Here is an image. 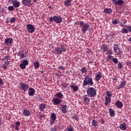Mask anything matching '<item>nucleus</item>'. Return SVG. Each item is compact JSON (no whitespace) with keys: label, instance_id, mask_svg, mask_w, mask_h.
Returning a JSON list of instances; mask_svg holds the SVG:
<instances>
[{"label":"nucleus","instance_id":"obj_38","mask_svg":"<svg viewBox=\"0 0 131 131\" xmlns=\"http://www.w3.org/2000/svg\"><path fill=\"white\" fill-rule=\"evenodd\" d=\"M80 71L82 74H83V73H86L88 72V70H86V68L83 67L81 69Z\"/></svg>","mask_w":131,"mask_h":131},{"label":"nucleus","instance_id":"obj_19","mask_svg":"<svg viewBox=\"0 0 131 131\" xmlns=\"http://www.w3.org/2000/svg\"><path fill=\"white\" fill-rule=\"evenodd\" d=\"M17 56L18 57H20V58H25L26 57V55L24 54V50H21L17 52Z\"/></svg>","mask_w":131,"mask_h":131},{"label":"nucleus","instance_id":"obj_41","mask_svg":"<svg viewBox=\"0 0 131 131\" xmlns=\"http://www.w3.org/2000/svg\"><path fill=\"white\" fill-rule=\"evenodd\" d=\"M19 67L21 68V69H25V68H26V66L23 63L20 64Z\"/></svg>","mask_w":131,"mask_h":131},{"label":"nucleus","instance_id":"obj_15","mask_svg":"<svg viewBox=\"0 0 131 131\" xmlns=\"http://www.w3.org/2000/svg\"><path fill=\"white\" fill-rule=\"evenodd\" d=\"M126 85V81H121V83L117 86V90H120L121 89H124Z\"/></svg>","mask_w":131,"mask_h":131},{"label":"nucleus","instance_id":"obj_7","mask_svg":"<svg viewBox=\"0 0 131 131\" xmlns=\"http://www.w3.org/2000/svg\"><path fill=\"white\" fill-rule=\"evenodd\" d=\"M52 102H53L54 106H58L59 104H61L62 100L60 98H54L52 99Z\"/></svg>","mask_w":131,"mask_h":131},{"label":"nucleus","instance_id":"obj_25","mask_svg":"<svg viewBox=\"0 0 131 131\" xmlns=\"http://www.w3.org/2000/svg\"><path fill=\"white\" fill-rule=\"evenodd\" d=\"M104 12L105 14H111L112 13V9L111 8H105Z\"/></svg>","mask_w":131,"mask_h":131},{"label":"nucleus","instance_id":"obj_62","mask_svg":"<svg viewBox=\"0 0 131 131\" xmlns=\"http://www.w3.org/2000/svg\"><path fill=\"white\" fill-rule=\"evenodd\" d=\"M33 1H34L35 3H36V2H37V0H33Z\"/></svg>","mask_w":131,"mask_h":131},{"label":"nucleus","instance_id":"obj_31","mask_svg":"<svg viewBox=\"0 0 131 131\" xmlns=\"http://www.w3.org/2000/svg\"><path fill=\"white\" fill-rule=\"evenodd\" d=\"M109 112L111 116H115V112L112 108H109Z\"/></svg>","mask_w":131,"mask_h":131},{"label":"nucleus","instance_id":"obj_32","mask_svg":"<svg viewBox=\"0 0 131 131\" xmlns=\"http://www.w3.org/2000/svg\"><path fill=\"white\" fill-rule=\"evenodd\" d=\"M72 0H67V1L64 2V6L66 7H69L71 5V1Z\"/></svg>","mask_w":131,"mask_h":131},{"label":"nucleus","instance_id":"obj_61","mask_svg":"<svg viewBox=\"0 0 131 131\" xmlns=\"http://www.w3.org/2000/svg\"><path fill=\"white\" fill-rule=\"evenodd\" d=\"M87 53H88V54H91V51L88 50V51H87Z\"/></svg>","mask_w":131,"mask_h":131},{"label":"nucleus","instance_id":"obj_35","mask_svg":"<svg viewBox=\"0 0 131 131\" xmlns=\"http://www.w3.org/2000/svg\"><path fill=\"white\" fill-rule=\"evenodd\" d=\"M128 31H129L128 29L122 28L121 32V33L127 34V33H128Z\"/></svg>","mask_w":131,"mask_h":131},{"label":"nucleus","instance_id":"obj_13","mask_svg":"<svg viewBox=\"0 0 131 131\" xmlns=\"http://www.w3.org/2000/svg\"><path fill=\"white\" fill-rule=\"evenodd\" d=\"M113 3L115 6H122L124 4V1L123 0H113Z\"/></svg>","mask_w":131,"mask_h":131},{"label":"nucleus","instance_id":"obj_10","mask_svg":"<svg viewBox=\"0 0 131 131\" xmlns=\"http://www.w3.org/2000/svg\"><path fill=\"white\" fill-rule=\"evenodd\" d=\"M114 51L117 55H121V51H120V49L118 47V45L115 44L114 46Z\"/></svg>","mask_w":131,"mask_h":131},{"label":"nucleus","instance_id":"obj_47","mask_svg":"<svg viewBox=\"0 0 131 131\" xmlns=\"http://www.w3.org/2000/svg\"><path fill=\"white\" fill-rule=\"evenodd\" d=\"M4 85V81H3V79L0 78V88H2Z\"/></svg>","mask_w":131,"mask_h":131},{"label":"nucleus","instance_id":"obj_6","mask_svg":"<svg viewBox=\"0 0 131 131\" xmlns=\"http://www.w3.org/2000/svg\"><path fill=\"white\" fill-rule=\"evenodd\" d=\"M29 89V85L25 83H20V89L24 92H27Z\"/></svg>","mask_w":131,"mask_h":131},{"label":"nucleus","instance_id":"obj_63","mask_svg":"<svg viewBox=\"0 0 131 131\" xmlns=\"http://www.w3.org/2000/svg\"><path fill=\"white\" fill-rule=\"evenodd\" d=\"M26 54H27V52H25V54L26 55Z\"/></svg>","mask_w":131,"mask_h":131},{"label":"nucleus","instance_id":"obj_48","mask_svg":"<svg viewBox=\"0 0 131 131\" xmlns=\"http://www.w3.org/2000/svg\"><path fill=\"white\" fill-rule=\"evenodd\" d=\"M118 68L119 69H122V64H121V62H119L118 64Z\"/></svg>","mask_w":131,"mask_h":131},{"label":"nucleus","instance_id":"obj_45","mask_svg":"<svg viewBox=\"0 0 131 131\" xmlns=\"http://www.w3.org/2000/svg\"><path fill=\"white\" fill-rule=\"evenodd\" d=\"M113 61L115 64H117L118 63V59L116 58H113Z\"/></svg>","mask_w":131,"mask_h":131},{"label":"nucleus","instance_id":"obj_64","mask_svg":"<svg viewBox=\"0 0 131 131\" xmlns=\"http://www.w3.org/2000/svg\"><path fill=\"white\" fill-rule=\"evenodd\" d=\"M53 48H54V47H52V49H53Z\"/></svg>","mask_w":131,"mask_h":131},{"label":"nucleus","instance_id":"obj_3","mask_svg":"<svg viewBox=\"0 0 131 131\" xmlns=\"http://www.w3.org/2000/svg\"><path fill=\"white\" fill-rule=\"evenodd\" d=\"M49 21H50V22L54 21L55 23L60 24V23H62V22H63V18H62L61 16L54 15L50 17Z\"/></svg>","mask_w":131,"mask_h":131},{"label":"nucleus","instance_id":"obj_56","mask_svg":"<svg viewBox=\"0 0 131 131\" xmlns=\"http://www.w3.org/2000/svg\"><path fill=\"white\" fill-rule=\"evenodd\" d=\"M57 130V128L56 127H53L52 128V131H56Z\"/></svg>","mask_w":131,"mask_h":131},{"label":"nucleus","instance_id":"obj_2","mask_svg":"<svg viewBox=\"0 0 131 131\" xmlns=\"http://www.w3.org/2000/svg\"><path fill=\"white\" fill-rule=\"evenodd\" d=\"M67 49L64 45H60L59 47H55V50L52 51L55 55H61L63 52H66Z\"/></svg>","mask_w":131,"mask_h":131},{"label":"nucleus","instance_id":"obj_5","mask_svg":"<svg viewBox=\"0 0 131 131\" xmlns=\"http://www.w3.org/2000/svg\"><path fill=\"white\" fill-rule=\"evenodd\" d=\"M112 23L113 24V25H117V24H120L121 27H126V28H127V29L129 30V32H131V26L127 27V26L126 25H123V24H122V23L119 21V19L115 18L112 19Z\"/></svg>","mask_w":131,"mask_h":131},{"label":"nucleus","instance_id":"obj_12","mask_svg":"<svg viewBox=\"0 0 131 131\" xmlns=\"http://www.w3.org/2000/svg\"><path fill=\"white\" fill-rule=\"evenodd\" d=\"M57 119V117H56V114L52 113L51 114V117L50 118V124L52 125V124H54L55 123V120Z\"/></svg>","mask_w":131,"mask_h":131},{"label":"nucleus","instance_id":"obj_23","mask_svg":"<svg viewBox=\"0 0 131 131\" xmlns=\"http://www.w3.org/2000/svg\"><path fill=\"white\" fill-rule=\"evenodd\" d=\"M109 103H111V98L106 96L105 102L104 104L105 105V106H108V104H109Z\"/></svg>","mask_w":131,"mask_h":131},{"label":"nucleus","instance_id":"obj_27","mask_svg":"<svg viewBox=\"0 0 131 131\" xmlns=\"http://www.w3.org/2000/svg\"><path fill=\"white\" fill-rule=\"evenodd\" d=\"M101 49L102 50L103 52H107L108 51V46L107 45L104 44L101 46Z\"/></svg>","mask_w":131,"mask_h":131},{"label":"nucleus","instance_id":"obj_8","mask_svg":"<svg viewBox=\"0 0 131 131\" xmlns=\"http://www.w3.org/2000/svg\"><path fill=\"white\" fill-rule=\"evenodd\" d=\"M90 28V26L89 24H85L81 28V31L82 33H86V31Z\"/></svg>","mask_w":131,"mask_h":131},{"label":"nucleus","instance_id":"obj_51","mask_svg":"<svg viewBox=\"0 0 131 131\" xmlns=\"http://www.w3.org/2000/svg\"><path fill=\"white\" fill-rule=\"evenodd\" d=\"M58 69H60V70H65V68H64L62 66H58Z\"/></svg>","mask_w":131,"mask_h":131},{"label":"nucleus","instance_id":"obj_42","mask_svg":"<svg viewBox=\"0 0 131 131\" xmlns=\"http://www.w3.org/2000/svg\"><path fill=\"white\" fill-rule=\"evenodd\" d=\"M68 130L74 131V130H73V126H72V125H69V127H68Z\"/></svg>","mask_w":131,"mask_h":131},{"label":"nucleus","instance_id":"obj_9","mask_svg":"<svg viewBox=\"0 0 131 131\" xmlns=\"http://www.w3.org/2000/svg\"><path fill=\"white\" fill-rule=\"evenodd\" d=\"M27 29L29 32L31 33H33L34 31H35V29L34 28V26L31 24H28L27 25Z\"/></svg>","mask_w":131,"mask_h":131},{"label":"nucleus","instance_id":"obj_24","mask_svg":"<svg viewBox=\"0 0 131 131\" xmlns=\"http://www.w3.org/2000/svg\"><path fill=\"white\" fill-rule=\"evenodd\" d=\"M101 78H102V75H101V72H99L95 76V79L97 81H99V80H100V79H101Z\"/></svg>","mask_w":131,"mask_h":131},{"label":"nucleus","instance_id":"obj_59","mask_svg":"<svg viewBox=\"0 0 131 131\" xmlns=\"http://www.w3.org/2000/svg\"><path fill=\"white\" fill-rule=\"evenodd\" d=\"M79 23H80L79 21H76V22H75L76 25H79Z\"/></svg>","mask_w":131,"mask_h":131},{"label":"nucleus","instance_id":"obj_1","mask_svg":"<svg viewBox=\"0 0 131 131\" xmlns=\"http://www.w3.org/2000/svg\"><path fill=\"white\" fill-rule=\"evenodd\" d=\"M83 86H87V85H90V86H93L94 85V81H93V77L90 75L86 76L82 83Z\"/></svg>","mask_w":131,"mask_h":131},{"label":"nucleus","instance_id":"obj_40","mask_svg":"<svg viewBox=\"0 0 131 131\" xmlns=\"http://www.w3.org/2000/svg\"><path fill=\"white\" fill-rule=\"evenodd\" d=\"M114 58V57H113V56L109 55L106 58V61H110L111 60H113Z\"/></svg>","mask_w":131,"mask_h":131},{"label":"nucleus","instance_id":"obj_22","mask_svg":"<svg viewBox=\"0 0 131 131\" xmlns=\"http://www.w3.org/2000/svg\"><path fill=\"white\" fill-rule=\"evenodd\" d=\"M82 99L83 100V102H85V103H89L91 99L88 98V95H83L82 96Z\"/></svg>","mask_w":131,"mask_h":131},{"label":"nucleus","instance_id":"obj_60","mask_svg":"<svg viewBox=\"0 0 131 131\" xmlns=\"http://www.w3.org/2000/svg\"><path fill=\"white\" fill-rule=\"evenodd\" d=\"M123 23H124V24H126V23H127V20H125L123 21Z\"/></svg>","mask_w":131,"mask_h":131},{"label":"nucleus","instance_id":"obj_26","mask_svg":"<svg viewBox=\"0 0 131 131\" xmlns=\"http://www.w3.org/2000/svg\"><path fill=\"white\" fill-rule=\"evenodd\" d=\"M13 6L14 8H19L20 7V2L19 1H14L13 3Z\"/></svg>","mask_w":131,"mask_h":131},{"label":"nucleus","instance_id":"obj_20","mask_svg":"<svg viewBox=\"0 0 131 131\" xmlns=\"http://www.w3.org/2000/svg\"><path fill=\"white\" fill-rule=\"evenodd\" d=\"M115 105L116 106H117V107H118V108H122V107L123 106L122 102H121V101L119 100L116 102Z\"/></svg>","mask_w":131,"mask_h":131},{"label":"nucleus","instance_id":"obj_16","mask_svg":"<svg viewBox=\"0 0 131 131\" xmlns=\"http://www.w3.org/2000/svg\"><path fill=\"white\" fill-rule=\"evenodd\" d=\"M4 43L6 45V46H9V45H12L13 43V38H7L5 39Z\"/></svg>","mask_w":131,"mask_h":131},{"label":"nucleus","instance_id":"obj_11","mask_svg":"<svg viewBox=\"0 0 131 131\" xmlns=\"http://www.w3.org/2000/svg\"><path fill=\"white\" fill-rule=\"evenodd\" d=\"M32 1V0H23L22 1V4L27 7H31V6L33 5V4L31 3Z\"/></svg>","mask_w":131,"mask_h":131},{"label":"nucleus","instance_id":"obj_53","mask_svg":"<svg viewBox=\"0 0 131 131\" xmlns=\"http://www.w3.org/2000/svg\"><path fill=\"white\" fill-rule=\"evenodd\" d=\"M126 64L127 66H130V67H131V62H127Z\"/></svg>","mask_w":131,"mask_h":131},{"label":"nucleus","instance_id":"obj_33","mask_svg":"<svg viewBox=\"0 0 131 131\" xmlns=\"http://www.w3.org/2000/svg\"><path fill=\"white\" fill-rule=\"evenodd\" d=\"M34 67L35 69H38L39 68V62L36 61L34 62Z\"/></svg>","mask_w":131,"mask_h":131},{"label":"nucleus","instance_id":"obj_28","mask_svg":"<svg viewBox=\"0 0 131 131\" xmlns=\"http://www.w3.org/2000/svg\"><path fill=\"white\" fill-rule=\"evenodd\" d=\"M71 88L72 89L73 91L74 92H77L79 89V88H78L77 85H74L73 84L71 85Z\"/></svg>","mask_w":131,"mask_h":131},{"label":"nucleus","instance_id":"obj_21","mask_svg":"<svg viewBox=\"0 0 131 131\" xmlns=\"http://www.w3.org/2000/svg\"><path fill=\"white\" fill-rule=\"evenodd\" d=\"M39 107H40V108H39L40 111L42 112L45 111V110L46 109L47 106L46 105V104H45V103H41L39 105Z\"/></svg>","mask_w":131,"mask_h":131},{"label":"nucleus","instance_id":"obj_34","mask_svg":"<svg viewBox=\"0 0 131 131\" xmlns=\"http://www.w3.org/2000/svg\"><path fill=\"white\" fill-rule=\"evenodd\" d=\"M20 124H21V123H20V122L19 121L16 122L15 128L16 130H18V129H19V126H20Z\"/></svg>","mask_w":131,"mask_h":131},{"label":"nucleus","instance_id":"obj_30","mask_svg":"<svg viewBox=\"0 0 131 131\" xmlns=\"http://www.w3.org/2000/svg\"><path fill=\"white\" fill-rule=\"evenodd\" d=\"M120 128L122 130H125L126 129V124L124 123V124H122L120 125Z\"/></svg>","mask_w":131,"mask_h":131},{"label":"nucleus","instance_id":"obj_46","mask_svg":"<svg viewBox=\"0 0 131 131\" xmlns=\"http://www.w3.org/2000/svg\"><path fill=\"white\" fill-rule=\"evenodd\" d=\"M16 21V18L15 17L11 18L10 19V23H14Z\"/></svg>","mask_w":131,"mask_h":131},{"label":"nucleus","instance_id":"obj_55","mask_svg":"<svg viewBox=\"0 0 131 131\" xmlns=\"http://www.w3.org/2000/svg\"><path fill=\"white\" fill-rule=\"evenodd\" d=\"M15 2V0H9V4H13Z\"/></svg>","mask_w":131,"mask_h":131},{"label":"nucleus","instance_id":"obj_14","mask_svg":"<svg viewBox=\"0 0 131 131\" xmlns=\"http://www.w3.org/2000/svg\"><path fill=\"white\" fill-rule=\"evenodd\" d=\"M24 116H31V112L28 109H24L23 111Z\"/></svg>","mask_w":131,"mask_h":131},{"label":"nucleus","instance_id":"obj_43","mask_svg":"<svg viewBox=\"0 0 131 131\" xmlns=\"http://www.w3.org/2000/svg\"><path fill=\"white\" fill-rule=\"evenodd\" d=\"M22 63H24L26 66L28 65L29 62H28V60L25 59L22 61Z\"/></svg>","mask_w":131,"mask_h":131},{"label":"nucleus","instance_id":"obj_49","mask_svg":"<svg viewBox=\"0 0 131 131\" xmlns=\"http://www.w3.org/2000/svg\"><path fill=\"white\" fill-rule=\"evenodd\" d=\"M79 26H80L81 27H82V26H83V25H85V24H84V21H81L79 23Z\"/></svg>","mask_w":131,"mask_h":131},{"label":"nucleus","instance_id":"obj_52","mask_svg":"<svg viewBox=\"0 0 131 131\" xmlns=\"http://www.w3.org/2000/svg\"><path fill=\"white\" fill-rule=\"evenodd\" d=\"M4 64L6 66H9V65H10V61H5L4 62Z\"/></svg>","mask_w":131,"mask_h":131},{"label":"nucleus","instance_id":"obj_29","mask_svg":"<svg viewBox=\"0 0 131 131\" xmlns=\"http://www.w3.org/2000/svg\"><path fill=\"white\" fill-rule=\"evenodd\" d=\"M92 125L94 127H97L98 126V121L95 119L93 120L92 122Z\"/></svg>","mask_w":131,"mask_h":131},{"label":"nucleus","instance_id":"obj_50","mask_svg":"<svg viewBox=\"0 0 131 131\" xmlns=\"http://www.w3.org/2000/svg\"><path fill=\"white\" fill-rule=\"evenodd\" d=\"M107 52V53H106V55H112V51L110 50H108L107 49V51H106Z\"/></svg>","mask_w":131,"mask_h":131},{"label":"nucleus","instance_id":"obj_4","mask_svg":"<svg viewBox=\"0 0 131 131\" xmlns=\"http://www.w3.org/2000/svg\"><path fill=\"white\" fill-rule=\"evenodd\" d=\"M87 95L91 98H94L95 96H97V91L96 89L93 87L89 88L86 90Z\"/></svg>","mask_w":131,"mask_h":131},{"label":"nucleus","instance_id":"obj_18","mask_svg":"<svg viewBox=\"0 0 131 131\" xmlns=\"http://www.w3.org/2000/svg\"><path fill=\"white\" fill-rule=\"evenodd\" d=\"M61 112L63 113V114H66L67 113V105L64 104L61 105Z\"/></svg>","mask_w":131,"mask_h":131},{"label":"nucleus","instance_id":"obj_57","mask_svg":"<svg viewBox=\"0 0 131 131\" xmlns=\"http://www.w3.org/2000/svg\"><path fill=\"white\" fill-rule=\"evenodd\" d=\"M72 118H73L74 119H76V120H77V117L75 115L73 116L72 117Z\"/></svg>","mask_w":131,"mask_h":131},{"label":"nucleus","instance_id":"obj_58","mask_svg":"<svg viewBox=\"0 0 131 131\" xmlns=\"http://www.w3.org/2000/svg\"><path fill=\"white\" fill-rule=\"evenodd\" d=\"M101 123H103V124H104V123H105V121H104V120H103V119H102L101 120Z\"/></svg>","mask_w":131,"mask_h":131},{"label":"nucleus","instance_id":"obj_54","mask_svg":"<svg viewBox=\"0 0 131 131\" xmlns=\"http://www.w3.org/2000/svg\"><path fill=\"white\" fill-rule=\"evenodd\" d=\"M7 66H6L5 64L3 66V69H5V70H7L8 67H7Z\"/></svg>","mask_w":131,"mask_h":131},{"label":"nucleus","instance_id":"obj_36","mask_svg":"<svg viewBox=\"0 0 131 131\" xmlns=\"http://www.w3.org/2000/svg\"><path fill=\"white\" fill-rule=\"evenodd\" d=\"M2 61H7L8 60H11V56L7 55L2 58Z\"/></svg>","mask_w":131,"mask_h":131},{"label":"nucleus","instance_id":"obj_17","mask_svg":"<svg viewBox=\"0 0 131 131\" xmlns=\"http://www.w3.org/2000/svg\"><path fill=\"white\" fill-rule=\"evenodd\" d=\"M28 90V95L30 97H32L34 95V94H35V90L33 88H29Z\"/></svg>","mask_w":131,"mask_h":131},{"label":"nucleus","instance_id":"obj_39","mask_svg":"<svg viewBox=\"0 0 131 131\" xmlns=\"http://www.w3.org/2000/svg\"><path fill=\"white\" fill-rule=\"evenodd\" d=\"M106 96H107V97L111 98L112 97V93H111V91H107L105 93Z\"/></svg>","mask_w":131,"mask_h":131},{"label":"nucleus","instance_id":"obj_44","mask_svg":"<svg viewBox=\"0 0 131 131\" xmlns=\"http://www.w3.org/2000/svg\"><path fill=\"white\" fill-rule=\"evenodd\" d=\"M8 10L9 11H14V6H9V7H8Z\"/></svg>","mask_w":131,"mask_h":131},{"label":"nucleus","instance_id":"obj_37","mask_svg":"<svg viewBox=\"0 0 131 131\" xmlns=\"http://www.w3.org/2000/svg\"><path fill=\"white\" fill-rule=\"evenodd\" d=\"M56 96L58 99H62L63 98V94L60 92L57 93Z\"/></svg>","mask_w":131,"mask_h":131}]
</instances>
